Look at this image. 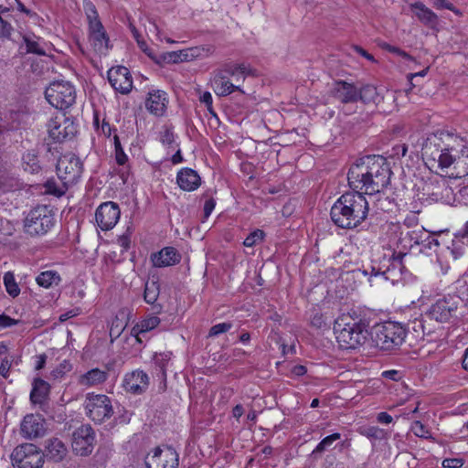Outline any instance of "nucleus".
I'll return each instance as SVG.
<instances>
[{
  "instance_id": "13",
  "label": "nucleus",
  "mask_w": 468,
  "mask_h": 468,
  "mask_svg": "<svg viewBox=\"0 0 468 468\" xmlns=\"http://www.w3.org/2000/svg\"><path fill=\"white\" fill-rule=\"evenodd\" d=\"M47 126L48 136L54 143H60L67 138H71L77 132L74 122L62 112H57Z\"/></svg>"
},
{
  "instance_id": "21",
  "label": "nucleus",
  "mask_w": 468,
  "mask_h": 468,
  "mask_svg": "<svg viewBox=\"0 0 468 468\" xmlns=\"http://www.w3.org/2000/svg\"><path fill=\"white\" fill-rule=\"evenodd\" d=\"M151 262L155 268H165L176 265L181 261V255L174 247H165L151 255Z\"/></svg>"
},
{
  "instance_id": "39",
  "label": "nucleus",
  "mask_w": 468,
  "mask_h": 468,
  "mask_svg": "<svg viewBox=\"0 0 468 468\" xmlns=\"http://www.w3.org/2000/svg\"><path fill=\"white\" fill-rule=\"evenodd\" d=\"M358 99L365 103H375L379 101V95L375 86L366 85L358 90Z\"/></svg>"
},
{
  "instance_id": "48",
  "label": "nucleus",
  "mask_w": 468,
  "mask_h": 468,
  "mask_svg": "<svg viewBox=\"0 0 468 468\" xmlns=\"http://www.w3.org/2000/svg\"><path fill=\"white\" fill-rule=\"evenodd\" d=\"M231 327H232L231 323L224 322V323L217 324L210 328L208 335L210 337L217 336L220 334L228 332L229 329H231Z\"/></svg>"
},
{
  "instance_id": "29",
  "label": "nucleus",
  "mask_w": 468,
  "mask_h": 468,
  "mask_svg": "<svg viewBox=\"0 0 468 468\" xmlns=\"http://www.w3.org/2000/svg\"><path fill=\"white\" fill-rule=\"evenodd\" d=\"M23 41L26 44L27 53L46 55V52L48 49V44L33 33L24 34Z\"/></svg>"
},
{
  "instance_id": "47",
  "label": "nucleus",
  "mask_w": 468,
  "mask_h": 468,
  "mask_svg": "<svg viewBox=\"0 0 468 468\" xmlns=\"http://www.w3.org/2000/svg\"><path fill=\"white\" fill-rule=\"evenodd\" d=\"M411 430L413 433L418 437L425 439L431 437L429 429L419 420L413 422Z\"/></svg>"
},
{
  "instance_id": "2",
  "label": "nucleus",
  "mask_w": 468,
  "mask_h": 468,
  "mask_svg": "<svg viewBox=\"0 0 468 468\" xmlns=\"http://www.w3.org/2000/svg\"><path fill=\"white\" fill-rule=\"evenodd\" d=\"M368 201L361 192L343 194L334 203L330 210L332 221L342 229H354L367 218Z\"/></svg>"
},
{
  "instance_id": "20",
  "label": "nucleus",
  "mask_w": 468,
  "mask_h": 468,
  "mask_svg": "<svg viewBox=\"0 0 468 468\" xmlns=\"http://www.w3.org/2000/svg\"><path fill=\"white\" fill-rule=\"evenodd\" d=\"M90 42L94 51L100 55L106 54L108 50L109 39L103 29V26L99 19H90Z\"/></svg>"
},
{
  "instance_id": "31",
  "label": "nucleus",
  "mask_w": 468,
  "mask_h": 468,
  "mask_svg": "<svg viewBox=\"0 0 468 468\" xmlns=\"http://www.w3.org/2000/svg\"><path fill=\"white\" fill-rule=\"evenodd\" d=\"M33 388L30 392V399L34 404H42L48 396L50 386L41 379L36 378L32 384Z\"/></svg>"
},
{
  "instance_id": "59",
  "label": "nucleus",
  "mask_w": 468,
  "mask_h": 468,
  "mask_svg": "<svg viewBox=\"0 0 468 468\" xmlns=\"http://www.w3.org/2000/svg\"><path fill=\"white\" fill-rule=\"evenodd\" d=\"M16 324V320L12 319L11 317L5 314H0V327L5 328Z\"/></svg>"
},
{
  "instance_id": "26",
  "label": "nucleus",
  "mask_w": 468,
  "mask_h": 468,
  "mask_svg": "<svg viewBox=\"0 0 468 468\" xmlns=\"http://www.w3.org/2000/svg\"><path fill=\"white\" fill-rule=\"evenodd\" d=\"M176 181L179 187L185 191H194L201 183L198 174L191 168L181 169L177 173Z\"/></svg>"
},
{
  "instance_id": "50",
  "label": "nucleus",
  "mask_w": 468,
  "mask_h": 468,
  "mask_svg": "<svg viewBox=\"0 0 468 468\" xmlns=\"http://www.w3.org/2000/svg\"><path fill=\"white\" fill-rule=\"evenodd\" d=\"M93 123L97 127V130L101 131V133H103L105 136L110 137L112 135V132L113 129L112 128V126L110 125V123L108 122H105L103 120L101 125L100 126L99 125V117H98V115H95Z\"/></svg>"
},
{
  "instance_id": "52",
  "label": "nucleus",
  "mask_w": 468,
  "mask_h": 468,
  "mask_svg": "<svg viewBox=\"0 0 468 468\" xmlns=\"http://www.w3.org/2000/svg\"><path fill=\"white\" fill-rule=\"evenodd\" d=\"M12 30H13V27H12L11 24L9 22H7L6 20H5L0 16V37L1 38L9 37Z\"/></svg>"
},
{
  "instance_id": "32",
  "label": "nucleus",
  "mask_w": 468,
  "mask_h": 468,
  "mask_svg": "<svg viewBox=\"0 0 468 468\" xmlns=\"http://www.w3.org/2000/svg\"><path fill=\"white\" fill-rule=\"evenodd\" d=\"M382 275L386 281H389L393 285L401 280L402 268L399 260H393L385 271H378L375 276Z\"/></svg>"
},
{
  "instance_id": "9",
  "label": "nucleus",
  "mask_w": 468,
  "mask_h": 468,
  "mask_svg": "<svg viewBox=\"0 0 468 468\" xmlns=\"http://www.w3.org/2000/svg\"><path fill=\"white\" fill-rule=\"evenodd\" d=\"M45 97L53 107L64 110L75 103L76 90L69 81L57 80L46 89Z\"/></svg>"
},
{
  "instance_id": "4",
  "label": "nucleus",
  "mask_w": 468,
  "mask_h": 468,
  "mask_svg": "<svg viewBox=\"0 0 468 468\" xmlns=\"http://www.w3.org/2000/svg\"><path fill=\"white\" fill-rule=\"evenodd\" d=\"M334 332L339 346L346 349L361 346L368 335L365 323L350 314H342L336 318Z\"/></svg>"
},
{
  "instance_id": "33",
  "label": "nucleus",
  "mask_w": 468,
  "mask_h": 468,
  "mask_svg": "<svg viewBox=\"0 0 468 468\" xmlns=\"http://www.w3.org/2000/svg\"><path fill=\"white\" fill-rule=\"evenodd\" d=\"M430 321L425 314L420 318H416L409 323V329H411L416 338H423L425 335H431L434 328L428 323Z\"/></svg>"
},
{
  "instance_id": "41",
  "label": "nucleus",
  "mask_w": 468,
  "mask_h": 468,
  "mask_svg": "<svg viewBox=\"0 0 468 468\" xmlns=\"http://www.w3.org/2000/svg\"><path fill=\"white\" fill-rule=\"evenodd\" d=\"M4 284L7 293L12 297H16L20 293V289L16 282L15 275L11 271H7L4 275Z\"/></svg>"
},
{
  "instance_id": "38",
  "label": "nucleus",
  "mask_w": 468,
  "mask_h": 468,
  "mask_svg": "<svg viewBox=\"0 0 468 468\" xmlns=\"http://www.w3.org/2000/svg\"><path fill=\"white\" fill-rule=\"evenodd\" d=\"M23 167L31 174L39 172V161L35 152L30 151L23 155Z\"/></svg>"
},
{
  "instance_id": "44",
  "label": "nucleus",
  "mask_w": 468,
  "mask_h": 468,
  "mask_svg": "<svg viewBox=\"0 0 468 468\" xmlns=\"http://www.w3.org/2000/svg\"><path fill=\"white\" fill-rule=\"evenodd\" d=\"M265 237V233L261 229H256L250 233L244 239L243 244L246 247H253L256 244L261 242Z\"/></svg>"
},
{
  "instance_id": "12",
  "label": "nucleus",
  "mask_w": 468,
  "mask_h": 468,
  "mask_svg": "<svg viewBox=\"0 0 468 468\" xmlns=\"http://www.w3.org/2000/svg\"><path fill=\"white\" fill-rule=\"evenodd\" d=\"M84 405L87 416L94 422L101 423L113 414L112 401L106 395L89 393Z\"/></svg>"
},
{
  "instance_id": "15",
  "label": "nucleus",
  "mask_w": 468,
  "mask_h": 468,
  "mask_svg": "<svg viewBox=\"0 0 468 468\" xmlns=\"http://www.w3.org/2000/svg\"><path fill=\"white\" fill-rule=\"evenodd\" d=\"M95 434L90 425H81L72 435V450L80 456L90 454L94 448Z\"/></svg>"
},
{
  "instance_id": "35",
  "label": "nucleus",
  "mask_w": 468,
  "mask_h": 468,
  "mask_svg": "<svg viewBox=\"0 0 468 468\" xmlns=\"http://www.w3.org/2000/svg\"><path fill=\"white\" fill-rule=\"evenodd\" d=\"M160 324V319L155 315H151L142 320L140 323L136 324L133 329L132 333L134 335L138 341H140L139 335L141 334L149 332L154 328H156Z\"/></svg>"
},
{
  "instance_id": "56",
  "label": "nucleus",
  "mask_w": 468,
  "mask_h": 468,
  "mask_svg": "<svg viewBox=\"0 0 468 468\" xmlns=\"http://www.w3.org/2000/svg\"><path fill=\"white\" fill-rule=\"evenodd\" d=\"M85 10H86L87 17L89 19V26H90V19L91 20L99 19L97 11L95 9V6L90 2H88L85 4Z\"/></svg>"
},
{
  "instance_id": "28",
  "label": "nucleus",
  "mask_w": 468,
  "mask_h": 468,
  "mask_svg": "<svg viewBox=\"0 0 468 468\" xmlns=\"http://www.w3.org/2000/svg\"><path fill=\"white\" fill-rule=\"evenodd\" d=\"M108 372L100 368H92L84 374H81L78 378V383L80 386L90 388L106 381Z\"/></svg>"
},
{
  "instance_id": "3",
  "label": "nucleus",
  "mask_w": 468,
  "mask_h": 468,
  "mask_svg": "<svg viewBox=\"0 0 468 468\" xmlns=\"http://www.w3.org/2000/svg\"><path fill=\"white\" fill-rule=\"evenodd\" d=\"M252 74L253 70L248 64L229 62L213 72L211 86L219 97L229 96L235 91L244 94L242 84Z\"/></svg>"
},
{
  "instance_id": "61",
  "label": "nucleus",
  "mask_w": 468,
  "mask_h": 468,
  "mask_svg": "<svg viewBox=\"0 0 468 468\" xmlns=\"http://www.w3.org/2000/svg\"><path fill=\"white\" fill-rule=\"evenodd\" d=\"M216 202L213 198H209L206 200L204 204V214L206 217H209V215L212 213L213 209L215 208Z\"/></svg>"
},
{
  "instance_id": "60",
  "label": "nucleus",
  "mask_w": 468,
  "mask_h": 468,
  "mask_svg": "<svg viewBox=\"0 0 468 468\" xmlns=\"http://www.w3.org/2000/svg\"><path fill=\"white\" fill-rule=\"evenodd\" d=\"M423 245L426 248L431 249L432 246H438L439 245V241L433 236H431V235H430V234H428L426 232L425 237H424V243H423Z\"/></svg>"
},
{
  "instance_id": "14",
  "label": "nucleus",
  "mask_w": 468,
  "mask_h": 468,
  "mask_svg": "<svg viewBox=\"0 0 468 468\" xmlns=\"http://www.w3.org/2000/svg\"><path fill=\"white\" fill-rule=\"evenodd\" d=\"M121 210L118 204L107 201L101 204L95 211L97 226L103 231L110 230L118 223Z\"/></svg>"
},
{
  "instance_id": "23",
  "label": "nucleus",
  "mask_w": 468,
  "mask_h": 468,
  "mask_svg": "<svg viewBox=\"0 0 468 468\" xmlns=\"http://www.w3.org/2000/svg\"><path fill=\"white\" fill-rule=\"evenodd\" d=\"M331 93L343 103L355 102L358 100V90L356 86L342 80L335 83Z\"/></svg>"
},
{
  "instance_id": "18",
  "label": "nucleus",
  "mask_w": 468,
  "mask_h": 468,
  "mask_svg": "<svg viewBox=\"0 0 468 468\" xmlns=\"http://www.w3.org/2000/svg\"><path fill=\"white\" fill-rule=\"evenodd\" d=\"M108 80L112 87L122 94H127L133 88V79L127 68L119 66L108 71Z\"/></svg>"
},
{
  "instance_id": "37",
  "label": "nucleus",
  "mask_w": 468,
  "mask_h": 468,
  "mask_svg": "<svg viewBox=\"0 0 468 468\" xmlns=\"http://www.w3.org/2000/svg\"><path fill=\"white\" fill-rule=\"evenodd\" d=\"M160 287L157 282H147L144 286V299L149 304H154L158 299Z\"/></svg>"
},
{
  "instance_id": "62",
  "label": "nucleus",
  "mask_w": 468,
  "mask_h": 468,
  "mask_svg": "<svg viewBox=\"0 0 468 468\" xmlns=\"http://www.w3.org/2000/svg\"><path fill=\"white\" fill-rule=\"evenodd\" d=\"M377 420L378 422L383 424H389L392 422L393 418L388 413L383 411L378 414Z\"/></svg>"
},
{
  "instance_id": "25",
  "label": "nucleus",
  "mask_w": 468,
  "mask_h": 468,
  "mask_svg": "<svg viewBox=\"0 0 468 468\" xmlns=\"http://www.w3.org/2000/svg\"><path fill=\"white\" fill-rule=\"evenodd\" d=\"M67 454L68 448L58 438H50L46 441L45 455L48 459L58 463L63 461Z\"/></svg>"
},
{
  "instance_id": "36",
  "label": "nucleus",
  "mask_w": 468,
  "mask_h": 468,
  "mask_svg": "<svg viewBox=\"0 0 468 468\" xmlns=\"http://www.w3.org/2000/svg\"><path fill=\"white\" fill-rule=\"evenodd\" d=\"M69 186L65 182L58 183L55 179H48L44 185L45 192L56 197L63 196Z\"/></svg>"
},
{
  "instance_id": "22",
  "label": "nucleus",
  "mask_w": 468,
  "mask_h": 468,
  "mask_svg": "<svg viewBox=\"0 0 468 468\" xmlns=\"http://www.w3.org/2000/svg\"><path fill=\"white\" fill-rule=\"evenodd\" d=\"M149 385V378L142 370H135L125 375L123 379V388L126 391L133 394L144 392Z\"/></svg>"
},
{
  "instance_id": "46",
  "label": "nucleus",
  "mask_w": 468,
  "mask_h": 468,
  "mask_svg": "<svg viewBox=\"0 0 468 468\" xmlns=\"http://www.w3.org/2000/svg\"><path fill=\"white\" fill-rule=\"evenodd\" d=\"M201 51L202 49L197 47L189 49L179 50L177 51V55H180V58H182L183 62L200 57Z\"/></svg>"
},
{
  "instance_id": "6",
  "label": "nucleus",
  "mask_w": 468,
  "mask_h": 468,
  "mask_svg": "<svg viewBox=\"0 0 468 468\" xmlns=\"http://www.w3.org/2000/svg\"><path fill=\"white\" fill-rule=\"evenodd\" d=\"M368 176L367 188L370 195L379 193L388 186L391 170L387 160L381 155L365 156Z\"/></svg>"
},
{
  "instance_id": "11",
  "label": "nucleus",
  "mask_w": 468,
  "mask_h": 468,
  "mask_svg": "<svg viewBox=\"0 0 468 468\" xmlns=\"http://www.w3.org/2000/svg\"><path fill=\"white\" fill-rule=\"evenodd\" d=\"M83 164L81 160L72 153L62 154L57 163V175L60 181L72 186L81 177Z\"/></svg>"
},
{
  "instance_id": "1",
  "label": "nucleus",
  "mask_w": 468,
  "mask_h": 468,
  "mask_svg": "<svg viewBox=\"0 0 468 468\" xmlns=\"http://www.w3.org/2000/svg\"><path fill=\"white\" fill-rule=\"evenodd\" d=\"M422 155L431 167H437L450 177L462 178L468 176V146L457 149L446 146L437 136L427 139L422 147Z\"/></svg>"
},
{
  "instance_id": "5",
  "label": "nucleus",
  "mask_w": 468,
  "mask_h": 468,
  "mask_svg": "<svg viewBox=\"0 0 468 468\" xmlns=\"http://www.w3.org/2000/svg\"><path fill=\"white\" fill-rule=\"evenodd\" d=\"M369 335L375 347L383 351H392L404 343L407 329L399 323L388 321L375 324Z\"/></svg>"
},
{
  "instance_id": "8",
  "label": "nucleus",
  "mask_w": 468,
  "mask_h": 468,
  "mask_svg": "<svg viewBox=\"0 0 468 468\" xmlns=\"http://www.w3.org/2000/svg\"><path fill=\"white\" fill-rule=\"evenodd\" d=\"M55 213L48 206H38L27 216L24 223L25 231L31 236L44 235L55 225Z\"/></svg>"
},
{
  "instance_id": "51",
  "label": "nucleus",
  "mask_w": 468,
  "mask_h": 468,
  "mask_svg": "<svg viewBox=\"0 0 468 468\" xmlns=\"http://www.w3.org/2000/svg\"><path fill=\"white\" fill-rule=\"evenodd\" d=\"M199 101L200 102L204 103L207 109V111L213 114V115H216L214 110H213V99H212V95L209 91H204L200 97H199Z\"/></svg>"
},
{
  "instance_id": "17",
  "label": "nucleus",
  "mask_w": 468,
  "mask_h": 468,
  "mask_svg": "<svg viewBox=\"0 0 468 468\" xmlns=\"http://www.w3.org/2000/svg\"><path fill=\"white\" fill-rule=\"evenodd\" d=\"M347 179L349 186L354 191H364L365 194L370 195L367 188V182H370L367 172L365 156L357 160L356 163L349 168Z\"/></svg>"
},
{
  "instance_id": "30",
  "label": "nucleus",
  "mask_w": 468,
  "mask_h": 468,
  "mask_svg": "<svg viewBox=\"0 0 468 468\" xmlns=\"http://www.w3.org/2000/svg\"><path fill=\"white\" fill-rule=\"evenodd\" d=\"M410 9L414 12L418 19L427 26L432 27L438 21L437 15L420 2L411 4Z\"/></svg>"
},
{
  "instance_id": "64",
  "label": "nucleus",
  "mask_w": 468,
  "mask_h": 468,
  "mask_svg": "<svg viewBox=\"0 0 468 468\" xmlns=\"http://www.w3.org/2000/svg\"><path fill=\"white\" fill-rule=\"evenodd\" d=\"M307 372L306 367L302 365L294 366L292 368V374L295 377H301L303 376Z\"/></svg>"
},
{
  "instance_id": "42",
  "label": "nucleus",
  "mask_w": 468,
  "mask_h": 468,
  "mask_svg": "<svg viewBox=\"0 0 468 468\" xmlns=\"http://www.w3.org/2000/svg\"><path fill=\"white\" fill-rule=\"evenodd\" d=\"M172 358V353L169 351L155 354L154 356V361L156 366H158L162 371L164 377H165V371L169 365V362Z\"/></svg>"
},
{
  "instance_id": "49",
  "label": "nucleus",
  "mask_w": 468,
  "mask_h": 468,
  "mask_svg": "<svg viewBox=\"0 0 468 468\" xmlns=\"http://www.w3.org/2000/svg\"><path fill=\"white\" fill-rule=\"evenodd\" d=\"M157 59L160 60V63H162V62H167V63L182 62V58H180V55H177V51L165 52V53L162 54L161 56L157 57Z\"/></svg>"
},
{
  "instance_id": "27",
  "label": "nucleus",
  "mask_w": 468,
  "mask_h": 468,
  "mask_svg": "<svg viewBox=\"0 0 468 468\" xmlns=\"http://www.w3.org/2000/svg\"><path fill=\"white\" fill-rule=\"evenodd\" d=\"M426 230L423 228L418 229L408 230L406 232H400V238L399 239L402 249L411 250L415 245L424 243V237Z\"/></svg>"
},
{
  "instance_id": "16",
  "label": "nucleus",
  "mask_w": 468,
  "mask_h": 468,
  "mask_svg": "<svg viewBox=\"0 0 468 468\" xmlns=\"http://www.w3.org/2000/svg\"><path fill=\"white\" fill-rule=\"evenodd\" d=\"M146 464L148 468H177L178 453L170 446L157 447L146 457Z\"/></svg>"
},
{
  "instance_id": "7",
  "label": "nucleus",
  "mask_w": 468,
  "mask_h": 468,
  "mask_svg": "<svg viewBox=\"0 0 468 468\" xmlns=\"http://www.w3.org/2000/svg\"><path fill=\"white\" fill-rule=\"evenodd\" d=\"M463 300L456 294H447L436 300L425 312V317L437 323H447L458 316Z\"/></svg>"
},
{
  "instance_id": "10",
  "label": "nucleus",
  "mask_w": 468,
  "mask_h": 468,
  "mask_svg": "<svg viewBox=\"0 0 468 468\" xmlns=\"http://www.w3.org/2000/svg\"><path fill=\"white\" fill-rule=\"evenodd\" d=\"M44 455L33 443H24L16 447L11 453L15 468H41Z\"/></svg>"
},
{
  "instance_id": "58",
  "label": "nucleus",
  "mask_w": 468,
  "mask_h": 468,
  "mask_svg": "<svg viewBox=\"0 0 468 468\" xmlns=\"http://www.w3.org/2000/svg\"><path fill=\"white\" fill-rule=\"evenodd\" d=\"M10 367L11 362L7 358L2 359L0 364V375L4 378H7Z\"/></svg>"
},
{
  "instance_id": "24",
  "label": "nucleus",
  "mask_w": 468,
  "mask_h": 468,
  "mask_svg": "<svg viewBox=\"0 0 468 468\" xmlns=\"http://www.w3.org/2000/svg\"><path fill=\"white\" fill-rule=\"evenodd\" d=\"M167 102L168 100L165 91L154 90L148 93L145 107L152 114L162 116L165 112Z\"/></svg>"
},
{
  "instance_id": "55",
  "label": "nucleus",
  "mask_w": 468,
  "mask_h": 468,
  "mask_svg": "<svg viewBox=\"0 0 468 468\" xmlns=\"http://www.w3.org/2000/svg\"><path fill=\"white\" fill-rule=\"evenodd\" d=\"M463 465V460L461 458H447L442 461L443 468H461Z\"/></svg>"
},
{
  "instance_id": "34",
  "label": "nucleus",
  "mask_w": 468,
  "mask_h": 468,
  "mask_svg": "<svg viewBox=\"0 0 468 468\" xmlns=\"http://www.w3.org/2000/svg\"><path fill=\"white\" fill-rule=\"evenodd\" d=\"M36 282L39 286L48 289L58 286L61 282V277L56 271H45L36 277Z\"/></svg>"
},
{
  "instance_id": "45",
  "label": "nucleus",
  "mask_w": 468,
  "mask_h": 468,
  "mask_svg": "<svg viewBox=\"0 0 468 468\" xmlns=\"http://www.w3.org/2000/svg\"><path fill=\"white\" fill-rule=\"evenodd\" d=\"M114 148H115V160L119 165H124L128 161V156L123 152V149L121 145L119 137L114 135Z\"/></svg>"
},
{
  "instance_id": "40",
  "label": "nucleus",
  "mask_w": 468,
  "mask_h": 468,
  "mask_svg": "<svg viewBox=\"0 0 468 468\" xmlns=\"http://www.w3.org/2000/svg\"><path fill=\"white\" fill-rule=\"evenodd\" d=\"M341 438V434L338 432L333 433L324 437L314 448L312 454L315 455L322 453L332 448L334 442Z\"/></svg>"
},
{
  "instance_id": "53",
  "label": "nucleus",
  "mask_w": 468,
  "mask_h": 468,
  "mask_svg": "<svg viewBox=\"0 0 468 468\" xmlns=\"http://www.w3.org/2000/svg\"><path fill=\"white\" fill-rule=\"evenodd\" d=\"M137 45L144 54H146L150 58H152L156 63L160 64V60L157 59V57L155 56L153 49L148 47L147 43L144 39L137 41Z\"/></svg>"
},
{
  "instance_id": "19",
  "label": "nucleus",
  "mask_w": 468,
  "mask_h": 468,
  "mask_svg": "<svg viewBox=\"0 0 468 468\" xmlns=\"http://www.w3.org/2000/svg\"><path fill=\"white\" fill-rule=\"evenodd\" d=\"M21 433L27 439L41 437L46 432V422L42 416L28 414L21 422Z\"/></svg>"
},
{
  "instance_id": "54",
  "label": "nucleus",
  "mask_w": 468,
  "mask_h": 468,
  "mask_svg": "<svg viewBox=\"0 0 468 468\" xmlns=\"http://www.w3.org/2000/svg\"><path fill=\"white\" fill-rule=\"evenodd\" d=\"M420 211H411L410 214L406 216L404 218L403 224L408 228H414L417 227L419 224V218L417 217V213Z\"/></svg>"
},
{
  "instance_id": "43",
  "label": "nucleus",
  "mask_w": 468,
  "mask_h": 468,
  "mask_svg": "<svg viewBox=\"0 0 468 468\" xmlns=\"http://www.w3.org/2000/svg\"><path fill=\"white\" fill-rule=\"evenodd\" d=\"M72 369V366L69 360H63L50 373L53 379H60Z\"/></svg>"
},
{
  "instance_id": "57",
  "label": "nucleus",
  "mask_w": 468,
  "mask_h": 468,
  "mask_svg": "<svg viewBox=\"0 0 468 468\" xmlns=\"http://www.w3.org/2000/svg\"><path fill=\"white\" fill-rule=\"evenodd\" d=\"M433 6L437 9L454 10V5L446 0H433Z\"/></svg>"
},
{
  "instance_id": "63",
  "label": "nucleus",
  "mask_w": 468,
  "mask_h": 468,
  "mask_svg": "<svg viewBox=\"0 0 468 468\" xmlns=\"http://www.w3.org/2000/svg\"><path fill=\"white\" fill-rule=\"evenodd\" d=\"M382 431L378 427H369L365 434L369 438H379Z\"/></svg>"
}]
</instances>
